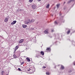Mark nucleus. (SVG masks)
<instances>
[{"mask_svg":"<svg viewBox=\"0 0 75 75\" xmlns=\"http://www.w3.org/2000/svg\"><path fill=\"white\" fill-rule=\"evenodd\" d=\"M28 71H30V74H33L34 73V72L35 71V68H33V69H31L30 68H29V70H28Z\"/></svg>","mask_w":75,"mask_h":75,"instance_id":"obj_1","label":"nucleus"},{"mask_svg":"<svg viewBox=\"0 0 75 75\" xmlns=\"http://www.w3.org/2000/svg\"><path fill=\"white\" fill-rule=\"evenodd\" d=\"M18 48V46H17L16 47L15 49L14 50V53H15L16 52V51H17V50Z\"/></svg>","mask_w":75,"mask_h":75,"instance_id":"obj_2","label":"nucleus"},{"mask_svg":"<svg viewBox=\"0 0 75 75\" xmlns=\"http://www.w3.org/2000/svg\"><path fill=\"white\" fill-rule=\"evenodd\" d=\"M16 22H17V21H13V22L11 23V25H14V24H15L16 23Z\"/></svg>","mask_w":75,"mask_h":75,"instance_id":"obj_3","label":"nucleus"},{"mask_svg":"<svg viewBox=\"0 0 75 75\" xmlns=\"http://www.w3.org/2000/svg\"><path fill=\"white\" fill-rule=\"evenodd\" d=\"M32 7L33 8V9L34 10H35V9L36 8V5H33L32 6Z\"/></svg>","mask_w":75,"mask_h":75,"instance_id":"obj_4","label":"nucleus"},{"mask_svg":"<svg viewBox=\"0 0 75 75\" xmlns=\"http://www.w3.org/2000/svg\"><path fill=\"white\" fill-rule=\"evenodd\" d=\"M68 31L67 32V34H69L70 33H71V30L69 29H68Z\"/></svg>","mask_w":75,"mask_h":75,"instance_id":"obj_5","label":"nucleus"},{"mask_svg":"<svg viewBox=\"0 0 75 75\" xmlns=\"http://www.w3.org/2000/svg\"><path fill=\"white\" fill-rule=\"evenodd\" d=\"M51 50V48L50 47H48L47 48V52H50Z\"/></svg>","mask_w":75,"mask_h":75,"instance_id":"obj_6","label":"nucleus"},{"mask_svg":"<svg viewBox=\"0 0 75 75\" xmlns=\"http://www.w3.org/2000/svg\"><path fill=\"white\" fill-rule=\"evenodd\" d=\"M24 41V39H21L20 41H19V43H22Z\"/></svg>","mask_w":75,"mask_h":75,"instance_id":"obj_7","label":"nucleus"},{"mask_svg":"<svg viewBox=\"0 0 75 75\" xmlns=\"http://www.w3.org/2000/svg\"><path fill=\"white\" fill-rule=\"evenodd\" d=\"M28 20L29 21L28 22L26 21V22H25V24H28L29 23V22L30 21V19H28Z\"/></svg>","mask_w":75,"mask_h":75,"instance_id":"obj_8","label":"nucleus"},{"mask_svg":"<svg viewBox=\"0 0 75 75\" xmlns=\"http://www.w3.org/2000/svg\"><path fill=\"white\" fill-rule=\"evenodd\" d=\"M40 53L42 55H44V52L42 51H41L40 52Z\"/></svg>","mask_w":75,"mask_h":75,"instance_id":"obj_9","label":"nucleus"},{"mask_svg":"<svg viewBox=\"0 0 75 75\" xmlns=\"http://www.w3.org/2000/svg\"><path fill=\"white\" fill-rule=\"evenodd\" d=\"M8 21V19L7 18H5L4 20L5 22H7Z\"/></svg>","mask_w":75,"mask_h":75,"instance_id":"obj_10","label":"nucleus"},{"mask_svg":"<svg viewBox=\"0 0 75 75\" xmlns=\"http://www.w3.org/2000/svg\"><path fill=\"white\" fill-rule=\"evenodd\" d=\"M22 27L23 28H25L27 27V25H22Z\"/></svg>","mask_w":75,"mask_h":75,"instance_id":"obj_11","label":"nucleus"},{"mask_svg":"<svg viewBox=\"0 0 75 75\" xmlns=\"http://www.w3.org/2000/svg\"><path fill=\"white\" fill-rule=\"evenodd\" d=\"M26 59H27L28 61V62H30V61H31V60H30V59L28 58V57H27L26 58Z\"/></svg>","mask_w":75,"mask_h":75,"instance_id":"obj_12","label":"nucleus"},{"mask_svg":"<svg viewBox=\"0 0 75 75\" xmlns=\"http://www.w3.org/2000/svg\"><path fill=\"white\" fill-rule=\"evenodd\" d=\"M61 68H62V69H64V66L62 65L61 66Z\"/></svg>","mask_w":75,"mask_h":75,"instance_id":"obj_13","label":"nucleus"},{"mask_svg":"<svg viewBox=\"0 0 75 75\" xmlns=\"http://www.w3.org/2000/svg\"><path fill=\"white\" fill-rule=\"evenodd\" d=\"M1 75H4V71H2L1 72Z\"/></svg>","mask_w":75,"mask_h":75,"instance_id":"obj_14","label":"nucleus"},{"mask_svg":"<svg viewBox=\"0 0 75 75\" xmlns=\"http://www.w3.org/2000/svg\"><path fill=\"white\" fill-rule=\"evenodd\" d=\"M54 23L55 25H57V24H58V23L57 22V21H55L54 22Z\"/></svg>","mask_w":75,"mask_h":75,"instance_id":"obj_15","label":"nucleus"},{"mask_svg":"<svg viewBox=\"0 0 75 75\" xmlns=\"http://www.w3.org/2000/svg\"><path fill=\"white\" fill-rule=\"evenodd\" d=\"M74 0H70L68 2V4L70 3H71V1H74Z\"/></svg>","mask_w":75,"mask_h":75,"instance_id":"obj_16","label":"nucleus"},{"mask_svg":"<svg viewBox=\"0 0 75 75\" xmlns=\"http://www.w3.org/2000/svg\"><path fill=\"white\" fill-rule=\"evenodd\" d=\"M44 33L45 34H47V30H45Z\"/></svg>","mask_w":75,"mask_h":75,"instance_id":"obj_17","label":"nucleus"},{"mask_svg":"<svg viewBox=\"0 0 75 75\" xmlns=\"http://www.w3.org/2000/svg\"><path fill=\"white\" fill-rule=\"evenodd\" d=\"M34 28H30V30H34Z\"/></svg>","mask_w":75,"mask_h":75,"instance_id":"obj_18","label":"nucleus"},{"mask_svg":"<svg viewBox=\"0 0 75 75\" xmlns=\"http://www.w3.org/2000/svg\"><path fill=\"white\" fill-rule=\"evenodd\" d=\"M49 7H50V4H48L47 5V8H48Z\"/></svg>","mask_w":75,"mask_h":75,"instance_id":"obj_19","label":"nucleus"},{"mask_svg":"<svg viewBox=\"0 0 75 75\" xmlns=\"http://www.w3.org/2000/svg\"><path fill=\"white\" fill-rule=\"evenodd\" d=\"M24 62H22L21 63V65H23V64H24Z\"/></svg>","mask_w":75,"mask_h":75,"instance_id":"obj_20","label":"nucleus"},{"mask_svg":"<svg viewBox=\"0 0 75 75\" xmlns=\"http://www.w3.org/2000/svg\"><path fill=\"white\" fill-rule=\"evenodd\" d=\"M51 74V73H50V72H47V75H50Z\"/></svg>","mask_w":75,"mask_h":75,"instance_id":"obj_21","label":"nucleus"},{"mask_svg":"<svg viewBox=\"0 0 75 75\" xmlns=\"http://www.w3.org/2000/svg\"><path fill=\"white\" fill-rule=\"evenodd\" d=\"M33 1V0H29V2H30V3H31Z\"/></svg>","mask_w":75,"mask_h":75,"instance_id":"obj_22","label":"nucleus"},{"mask_svg":"<svg viewBox=\"0 0 75 75\" xmlns=\"http://www.w3.org/2000/svg\"><path fill=\"white\" fill-rule=\"evenodd\" d=\"M59 4L57 5V8H59Z\"/></svg>","mask_w":75,"mask_h":75,"instance_id":"obj_23","label":"nucleus"},{"mask_svg":"<svg viewBox=\"0 0 75 75\" xmlns=\"http://www.w3.org/2000/svg\"><path fill=\"white\" fill-rule=\"evenodd\" d=\"M18 71H21V69L20 68H18Z\"/></svg>","mask_w":75,"mask_h":75,"instance_id":"obj_24","label":"nucleus"},{"mask_svg":"<svg viewBox=\"0 0 75 75\" xmlns=\"http://www.w3.org/2000/svg\"><path fill=\"white\" fill-rule=\"evenodd\" d=\"M13 57L15 58H16V55L15 54H13Z\"/></svg>","mask_w":75,"mask_h":75,"instance_id":"obj_25","label":"nucleus"},{"mask_svg":"<svg viewBox=\"0 0 75 75\" xmlns=\"http://www.w3.org/2000/svg\"><path fill=\"white\" fill-rule=\"evenodd\" d=\"M31 22H34V20L33 19L31 20Z\"/></svg>","mask_w":75,"mask_h":75,"instance_id":"obj_26","label":"nucleus"},{"mask_svg":"<svg viewBox=\"0 0 75 75\" xmlns=\"http://www.w3.org/2000/svg\"><path fill=\"white\" fill-rule=\"evenodd\" d=\"M46 68L45 66H43L42 67L43 68Z\"/></svg>","mask_w":75,"mask_h":75,"instance_id":"obj_27","label":"nucleus"},{"mask_svg":"<svg viewBox=\"0 0 75 75\" xmlns=\"http://www.w3.org/2000/svg\"><path fill=\"white\" fill-rule=\"evenodd\" d=\"M72 71L71 70H70L69 71V72H71Z\"/></svg>","mask_w":75,"mask_h":75,"instance_id":"obj_28","label":"nucleus"},{"mask_svg":"<svg viewBox=\"0 0 75 75\" xmlns=\"http://www.w3.org/2000/svg\"><path fill=\"white\" fill-rule=\"evenodd\" d=\"M73 64L74 65H75V62H73Z\"/></svg>","mask_w":75,"mask_h":75,"instance_id":"obj_29","label":"nucleus"},{"mask_svg":"<svg viewBox=\"0 0 75 75\" xmlns=\"http://www.w3.org/2000/svg\"><path fill=\"white\" fill-rule=\"evenodd\" d=\"M36 57H37V58H39V56H37V55L36 56Z\"/></svg>","mask_w":75,"mask_h":75,"instance_id":"obj_30","label":"nucleus"},{"mask_svg":"<svg viewBox=\"0 0 75 75\" xmlns=\"http://www.w3.org/2000/svg\"><path fill=\"white\" fill-rule=\"evenodd\" d=\"M33 42H36V41L35 40H35H34Z\"/></svg>","mask_w":75,"mask_h":75,"instance_id":"obj_31","label":"nucleus"},{"mask_svg":"<svg viewBox=\"0 0 75 75\" xmlns=\"http://www.w3.org/2000/svg\"><path fill=\"white\" fill-rule=\"evenodd\" d=\"M49 37H50V38H52V37L51 36V35L49 36Z\"/></svg>","mask_w":75,"mask_h":75,"instance_id":"obj_32","label":"nucleus"},{"mask_svg":"<svg viewBox=\"0 0 75 75\" xmlns=\"http://www.w3.org/2000/svg\"><path fill=\"white\" fill-rule=\"evenodd\" d=\"M52 32H54V30H52Z\"/></svg>","mask_w":75,"mask_h":75,"instance_id":"obj_33","label":"nucleus"},{"mask_svg":"<svg viewBox=\"0 0 75 75\" xmlns=\"http://www.w3.org/2000/svg\"><path fill=\"white\" fill-rule=\"evenodd\" d=\"M47 35H48V32H47Z\"/></svg>","mask_w":75,"mask_h":75,"instance_id":"obj_34","label":"nucleus"},{"mask_svg":"<svg viewBox=\"0 0 75 75\" xmlns=\"http://www.w3.org/2000/svg\"><path fill=\"white\" fill-rule=\"evenodd\" d=\"M55 34H54V36H55Z\"/></svg>","mask_w":75,"mask_h":75,"instance_id":"obj_35","label":"nucleus"},{"mask_svg":"<svg viewBox=\"0 0 75 75\" xmlns=\"http://www.w3.org/2000/svg\"><path fill=\"white\" fill-rule=\"evenodd\" d=\"M42 46H43V45H42L41 46V47H42Z\"/></svg>","mask_w":75,"mask_h":75,"instance_id":"obj_36","label":"nucleus"},{"mask_svg":"<svg viewBox=\"0 0 75 75\" xmlns=\"http://www.w3.org/2000/svg\"><path fill=\"white\" fill-rule=\"evenodd\" d=\"M46 75H47V72H46Z\"/></svg>","mask_w":75,"mask_h":75,"instance_id":"obj_37","label":"nucleus"},{"mask_svg":"<svg viewBox=\"0 0 75 75\" xmlns=\"http://www.w3.org/2000/svg\"><path fill=\"white\" fill-rule=\"evenodd\" d=\"M54 68H56V66H55Z\"/></svg>","mask_w":75,"mask_h":75,"instance_id":"obj_38","label":"nucleus"},{"mask_svg":"<svg viewBox=\"0 0 75 75\" xmlns=\"http://www.w3.org/2000/svg\"><path fill=\"white\" fill-rule=\"evenodd\" d=\"M64 10H65V8H64Z\"/></svg>","mask_w":75,"mask_h":75,"instance_id":"obj_39","label":"nucleus"},{"mask_svg":"<svg viewBox=\"0 0 75 75\" xmlns=\"http://www.w3.org/2000/svg\"><path fill=\"white\" fill-rule=\"evenodd\" d=\"M47 8V6L46 5V8Z\"/></svg>","mask_w":75,"mask_h":75,"instance_id":"obj_40","label":"nucleus"},{"mask_svg":"<svg viewBox=\"0 0 75 75\" xmlns=\"http://www.w3.org/2000/svg\"><path fill=\"white\" fill-rule=\"evenodd\" d=\"M6 75H8V74H6Z\"/></svg>","mask_w":75,"mask_h":75,"instance_id":"obj_41","label":"nucleus"},{"mask_svg":"<svg viewBox=\"0 0 75 75\" xmlns=\"http://www.w3.org/2000/svg\"><path fill=\"white\" fill-rule=\"evenodd\" d=\"M70 58H71V56H70Z\"/></svg>","mask_w":75,"mask_h":75,"instance_id":"obj_42","label":"nucleus"},{"mask_svg":"<svg viewBox=\"0 0 75 75\" xmlns=\"http://www.w3.org/2000/svg\"><path fill=\"white\" fill-rule=\"evenodd\" d=\"M65 2H64V4H65Z\"/></svg>","mask_w":75,"mask_h":75,"instance_id":"obj_43","label":"nucleus"},{"mask_svg":"<svg viewBox=\"0 0 75 75\" xmlns=\"http://www.w3.org/2000/svg\"><path fill=\"white\" fill-rule=\"evenodd\" d=\"M45 52H47V51H45Z\"/></svg>","mask_w":75,"mask_h":75,"instance_id":"obj_44","label":"nucleus"},{"mask_svg":"<svg viewBox=\"0 0 75 75\" xmlns=\"http://www.w3.org/2000/svg\"><path fill=\"white\" fill-rule=\"evenodd\" d=\"M39 0V1H41V0Z\"/></svg>","mask_w":75,"mask_h":75,"instance_id":"obj_45","label":"nucleus"},{"mask_svg":"<svg viewBox=\"0 0 75 75\" xmlns=\"http://www.w3.org/2000/svg\"><path fill=\"white\" fill-rule=\"evenodd\" d=\"M63 23H64V22H63Z\"/></svg>","mask_w":75,"mask_h":75,"instance_id":"obj_46","label":"nucleus"},{"mask_svg":"<svg viewBox=\"0 0 75 75\" xmlns=\"http://www.w3.org/2000/svg\"><path fill=\"white\" fill-rule=\"evenodd\" d=\"M47 50V49H46V50Z\"/></svg>","mask_w":75,"mask_h":75,"instance_id":"obj_47","label":"nucleus"},{"mask_svg":"<svg viewBox=\"0 0 75 75\" xmlns=\"http://www.w3.org/2000/svg\"><path fill=\"white\" fill-rule=\"evenodd\" d=\"M52 16H53V15H52Z\"/></svg>","mask_w":75,"mask_h":75,"instance_id":"obj_48","label":"nucleus"},{"mask_svg":"<svg viewBox=\"0 0 75 75\" xmlns=\"http://www.w3.org/2000/svg\"><path fill=\"white\" fill-rule=\"evenodd\" d=\"M63 20V21H64V20Z\"/></svg>","mask_w":75,"mask_h":75,"instance_id":"obj_49","label":"nucleus"}]
</instances>
